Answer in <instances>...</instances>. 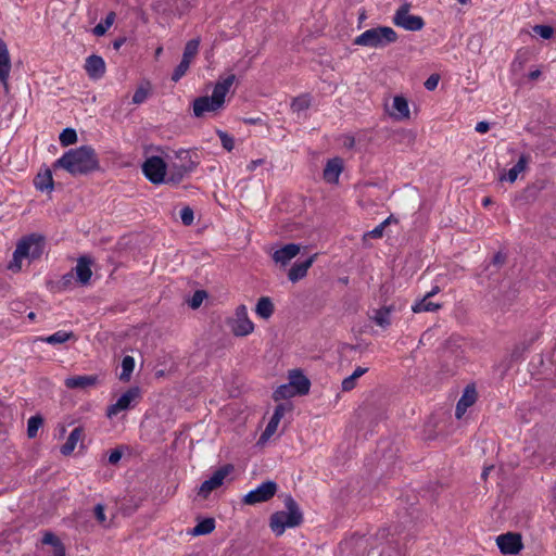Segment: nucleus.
Wrapping results in <instances>:
<instances>
[{"label": "nucleus", "mask_w": 556, "mask_h": 556, "mask_svg": "<svg viewBox=\"0 0 556 556\" xmlns=\"http://www.w3.org/2000/svg\"><path fill=\"white\" fill-rule=\"evenodd\" d=\"M439 287H434L431 291H429L428 293H426L425 295L428 296V298H431L433 296L434 294H437L439 292Z\"/></svg>", "instance_id": "60"}, {"label": "nucleus", "mask_w": 556, "mask_h": 556, "mask_svg": "<svg viewBox=\"0 0 556 556\" xmlns=\"http://www.w3.org/2000/svg\"><path fill=\"white\" fill-rule=\"evenodd\" d=\"M392 220V216H389L387 219H384L382 223H380L378 226H376L372 230L365 233L366 237L370 238H381L383 236L384 228L387 225H389Z\"/></svg>", "instance_id": "44"}, {"label": "nucleus", "mask_w": 556, "mask_h": 556, "mask_svg": "<svg viewBox=\"0 0 556 556\" xmlns=\"http://www.w3.org/2000/svg\"><path fill=\"white\" fill-rule=\"evenodd\" d=\"M147 98H148V90L143 87H139L132 96V103L141 104L147 100Z\"/></svg>", "instance_id": "51"}, {"label": "nucleus", "mask_w": 556, "mask_h": 556, "mask_svg": "<svg viewBox=\"0 0 556 556\" xmlns=\"http://www.w3.org/2000/svg\"><path fill=\"white\" fill-rule=\"evenodd\" d=\"M125 42V38H119V39H116L114 42H113V48L115 50H118Z\"/></svg>", "instance_id": "58"}, {"label": "nucleus", "mask_w": 556, "mask_h": 556, "mask_svg": "<svg viewBox=\"0 0 556 556\" xmlns=\"http://www.w3.org/2000/svg\"><path fill=\"white\" fill-rule=\"evenodd\" d=\"M72 279V274H67V275H64L63 276V282L64 285H66L67 282H70Z\"/></svg>", "instance_id": "63"}, {"label": "nucleus", "mask_w": 556, "mask_h": 556, "mask_svg": "<svg viewBox=\"0 0 556 556\" xmlns=\"http://www.w3.org/2000/svg\"><path fill=\"white\" fill-rule=\"evenodd\" d=\"M218 138L220 139L222 146L225 150L230 152L235 148V139L232 136L228 135L226 131L220 129L216 130Z\"/></svg>", "instance_id": "42"}, {"label": "nucleus", "mask_w": 556, "mask_h": 556, "mask_svg": "<svg viewBox=\"0 0 556 556\" xmlns=\"http://www.w3.org/2000/svg\"><path fill=\"white\" fill-rule=\"evenodd\" d=\"M198 163H188L187 165L173 163L169 167L166 182L174 185L179 184L186 175L192 173L195 169Z\"/></svg>", "instance_id": "17"}, {"label": "nucleus", "mask_w": 556, "mask_h": 556, "mask_svg": "<svg viewBox=\"0 0 556 556\" xmlns=\"http://www.w3.org/2000/svg\"><path fill=\"white\" fill-rule=\"evenodd\" d=\"M439 308H441V305L430 301V298L426 295L421 300L416 301L412 306V311L417 314L424 312H435Z\"/></svg>", "instance_id": "32"}, {"label": "nucleus", "mask_w": 556, "mask_h": 556, "mask_svg": "<svg viewBox=\"0 0 556 556\" xmlns=\"http://www.w3.org/2000/svg\"><path fill=\"white\" fill-rule=\"evenodd\" d=\"M180 218L184 225L189 226L193 223V211L189 206H185L180 211Z\"/></svg>", "instance_id": "50"}, {"label": "nucleus", "mask_w": 556, "mask_h": 556, "mask_svg": "<svg viewBox=\"0 0 556 556\" xmlns=\"http://www.w3.org/2000/svg\"><path fill=\"white\" fill-rule=\"evenodd\" d=\"M476 399L477 393L475 388L467 387L456 404L455 416L457 419H460L464 416L467 408L476 402Z\"/></svg>", "instance_id": "19"}, {"label": "nucleus", "mask_w": 556, "mask_h": 556, "mask_svg": "<svg viewBox=\"0 0 556 556\" xmlns=\"http://www.w3.org/2000/svg\"><path fill=\"white\" fill-rule=\"evenodd\" d=\"M275 311L274 303L270 298L262 296L255 306V314L262 319H269Z\"/></svg>", "instance_id": "28"}, {"label": "nucleus", "mask_w": 556, "mask_h": 556, "mask_svg": "<svg viewBox=\"0 0 556 556\" xmlns=\"http://www.w3.org/2000/svg\"><path fill=\"white\" fill-rule=\"evenodd\" d=\"M189 67L190 63L181 60L172 74V80L175 83L179 81L186 75Z\"/></svg>", "instance_id": "43"}, {"label": "nucleus", "mask_w": 556, "mask_h": 556, "mask_svg": "<svg viewBox=\"0 0 556 556\" xmlns=\"http://www.w3.org/2000/svg\"><path fill=\"white\" fill-rule=\"evenodd\" d=\"M53 556H65V549L53 551Z\"/></svg>", "instance_id": "62"}, {"label": "nucleus", "mask_w": 556, "mask_h": 556, "mask_svg": "<svg viewBox=\"0 0 556 556\" xmlns=\"http://www.w3.org/2000/svg\"><path fill=\"white\" fill-rule=\"evenodd\" d=\"M397 40V34L389 26H378L365 30L354 39V45L368 48H384Z\"/></svg>", "instance_id": "4"}, {"label": "nucleus", "mask_w": 556, "mask_h": 556, "mask_svg": "<svg viewBox=\"0 0 556 556\" xmlns=\"http://www.w3.org/2000/svg\"><path fill=\"white\" fill-rule=\"evenodd\" d=\"M285 507L286 510L276 511L270 516L269 527L277 536L282 535L287 528H295L303 522V514L292 496L288 495L285 498Z\"/></svg>", "instance_id": "2"}, {"label": "nucleus", "mask_w": 556, "mask_h": 556, "mask_svg": "<svg viewBox=\"0 0 556 556\" xmlns=\"http://www.w3.org/2000/svg\"><path fill=\"white\" fill-rule=\"evenodd\" d=\"M496 544L503 554L516 555L522 549L520 534L508 532L501 534L496 539Z\"/></svg>", "instance_id": "11"}, {"label": "nucleus", "mask_w": 556, "mask_h": 556, "mask_svg": "<svg viewBox=\"0 0 556 556\" xmlns=\"http://www.w3.org/2000/svg\"><path fill=\"white\" fill-rule=\"evenodd\" d=\"M84 435V429L81 427H76L73 429L66 440V442L61 446V453L65 456L71 455L75 450L77 443L81 440Z\"/></svg>", "instance_id": "27"}, {"label": "nucleus", "mask_w": 556, "mask_h": 556, "mask_svg": "<svg viewBox=\"0 0 556 556\" xmlns=\"http://www.w3.org/2000/svg\"><path fill=\"white\" fill-rule=\"evenodd\" d=\"M97 376L94 375H86V376H73L65 379V386L68 389H87L97 383Z\"/></svg>", "instance_id": "23"}, {"label": "nucleus", "mask_w": 556, "mask_h": 556, "mask_svg": "<svg viewBox=\"0 0 556 556\" xmlns=\"http://www.w3.org/2000/svg\"><path fill=\"white\" fill-rule=\"evenodd\" d=\"M342 169L343 165L341 159L334 157L329 160L323 172L324 179L329 184L338 182Z\"/></svg>", "instance_id": "21"}, {"label": "nucleus", "mask_w": 556, "mask_h": 556, "mask_svg": "<svg viewBox=\"0 0 556 556\" xmlns=\"http://www.w3.org/2000/svg\"><path fill=\"white\" fill-rule=\"evenodd\" d=\"M135 368V359L132 356H124L122 359V372L119 379L128 381Z\"/></svg>", "instance_id": "36"}, {"label": "nucleus", "mask_w": 556, "mask_h": 556, "mask_svg": "<svg viewBox=\"0 0 556 556\" xmlns=\"http://www.w3.org/2000/svg\"><path fill=\"white\" fill-rule=\"evenodd\" d=\"M236 80L235 74H229L225 77H219L216 81L211 98L215 104H219L224 108L226 94L229 92Z\"/></svg>", "instance_id": "12"}, {"label": "nucleus", "mask_w": 556, "mask_h": 556, "mask_svg": "<svg viewBox=\"0 0 556 556\" xmlns=\"http://www.w3.org/2000/svg\"><path fill=\"white\" fill-rule=\"evenodd\" d=\"M115 21V13L110 12L103 21H101L99 24H97L93 28V34L96 36H103L108 29L113 25Z\"/></svg>", "instance_id": "37"}, {"label": "nucleus", "mask_w": 556, "mask_h": 556, "mask_svg": "<svg viewBox=\"0 0 556 556\" xmlns=\"http://www.w3.org/2000/svg\"><path fill=\"white\" fill-rule=\"evenodd\" d=\"M43 424V418L40 415L31 416L27 421V435L30 439L37 437L39 428Z\"/></svg>", "instance_id": "38"}, {"label": "nucleus", "mask_w": 556, "mask_h": 556, "mask_svg": "<svg viewBox=\"0 0 556 556\" xmlns=\"http://www.w3.org/2000/svg\"><path fill=\"white\" fill-rule=\"evenodd\" d=\"M36 189L40 191L51 192L54 188V181L50 169H46L43 173H39L34 180Z\"/></svg>", "instance_id": "29"}, {"label": "nucleus", "mask_w": 556, "mask_h": 556, "mask_svg": "<svg viewBox=\"0 0 556 556\" xmlns=\"http://www.w3.org/2000/svg\"><path fill=\"white\" fill-rule=\"evenodd\" d=\"M289 383L298 395H305L309 391L311 382L300 370L290 371Z\"/></svg>", "instance_id": "18"}, {"label": "nucleus", "mask_w": 556, "mask_h": 556, "mask_svg": "<svg viewBox=\"0 0 556 556\" xmlns=\"http://www.w3.org/2000/svg\"><path fill=\"white\" fill-rule=\"evenodd\" d=\"M440 77L438 74H432L428 79L425 81V88L429 91L434 90L439 84Z\"/></svg>", "instance_id": "52"}, {"label": "nucleus", "mask_w": 556, "mask_h": 556, "mask_svg": "<svg viewBox=\"0 0 556 556\" xmlns=\"http://www.w3.org/2000/svg\"><path fill=\"white\" fill-rule=\"evenodd\" d=\"M199 47H200L199 38L189 40L185 46L181 60L191 64V62L193 61V59L197 56V54L199 52Z\"/></svg>", "instance_id": "33"}, {"label": "nucleus", "mask_w": 556, "mask_h": 556, "mask_svg": "<svg viewBox=\"0 0 556 556\" xmlns=\"http://www.w3.org/2000/svg\"><path fill=\"white\" fill-rule=\"evenodd\" d=\"M123 452L119 448H115L111 451L108 460L111 465H116L121 460Z\"/></svg>", "instance_id": "53"}, {"label": "nucleus", "mask_w": 556, "mask_h": 556, "mask_svg": "<svg viewBox=\"0 0 556 556\" xmlns=\"http://www.w3.org/2000/svg\"><path fill=\"white\" fill-rule=\"evenodd\" d=\"M228 326L236 337H245L253 332L254 324L249 318L245 305L242 304L236 308L233 317L228 320Z\"/></svg>", "instance_id": "6"}, {"label": "nucleus", "mask_w": 556, "mask_h": 556, "mask_svg": "<svg viewBox=\"0 0 556 556\" xmlns=\"http://www.w3.org/2000/svg\"><path fill=\"white\" fill-rule=\"evenodd\" d=\"M73 337H74V333L72 331L59 330V331L52 333L51 336L42 338L41 340L48 344L55 345V344L64 343Z\"/></svg>", "instance_id": "35"}, {"label": "nucleus", "mask_w": 556, "mask_h": 556, "mask_svg": "<svg viewBox=\"0 0 556 556\" xmlns=\"http://www.w3.org/2000/svg\"><path fill=\"white\" fill-rule=\"evenodd\" d=\"M42 543L51 545L53 551L65 549V546L61 540L54 533L49 531L43 534Z\"/></svg>", "instance_id": "41"}, {"label": "nucleus", "mask_w": 556, "mask_h": 556, "mask_svg": "<svg viewBox=\"0 0 556 556\" xmlns=\"http://www.w3.org/2000/svg\"><path fill=\"white\" fill-rule=\"evenodd\" d=\"M85 71L91 79H100L105 74V62L102 56L92 54L86 59Z\"/></svg>", "instance_id": "15"}, {"label": "nucleus", "mask_w": 556, "mask_h": 556, "mask_svg": "<svg viewBox=\"0 0 556 556\" xmlns=\"http://www.w3.org/2000/svg\"><path fill=\"white\" fill-rule=\"evenodd\" d=\"M533 31L543 39H549L554 34V28L549 25H535Z\"/></svg>", "instance_id": "46"}, {"label": "nucleus", "mask_w": 556, "mask_h": 556, "mask_svg": "<svg viewBox=\"0 0 556 556\" xmlns=\"http://www.w3.org/2000/svg\"><path fill=\"white\" fill-rule=\"evenodd\" d=\"M277 492V483L274 481H265L256 489L251 490L243 497V503L248 505H255L270 500Z\"/></svg>", "instance_id": "8"}, {"label": "nucleus", "mask_w": 556, "mask_h": 556, "mask_svg": "<svg viewBox=\"0 0 556 556\" xmlns=\"http://www.w3.org/2000/svg\"><path fill=\"white\" fill-rule=\"evenodd\" d=\"M491 203H492L491 198H484V199L482 200V205H483V206H488V205H490Z\"/></svg>", "instance_id": "64"}, {"label": "nucleus", "mask_w": 556, "mask_h": 556, "mask_svg": "<svg viewBox=\"0 0 556 556\" xmlns=\"http://www.w3.org/2000/svg\"><path fill=\"white\" fill-rule=\"evenodd\" d=\"M176 159L179 161L178 164L187 165L188 163H198L192 160L191 152L189 150L180 149L175 153Z\"/></svg>", "instance_id": "47"}, {"label": "nucleus", "mask_w": 556, "mask_h": 556, "mask_svg": "<svg viewBox=\"0 0 556 556\" xmlns=\"http://www.w3.org/2000/svg\"><path fill=\"white\" fill-rule=\"evenodd\" d=\"M540 75H541V72L539 70H535V71H532L529 73V78L531 80H534V79L539 78Z\"/></svg>", "instance_id": "59"}, {"label": "nucleus", "mask_w": 556, "mask_h": 556, "mask_svg": "<svg viewBox=\"0 0 556 556\" xmlns=\"http://www.w3.org/2000/svg\"><path fill=\"white\" fill-rule=\"evenodd\" d=\"M298 395L290 383L279 386L274 392L275 401L286 400Z\"/></svg>", "instance_id": "39"}, {"label": "nucleus", "mask_w": 556, "mask_h": 556, "mask_svg": "<svg viewBox=\"0 0 556 556\" xmlns=\"http://www.w3.org/2000/svg\"><path fill=\"white\" fill-rule=\"evenodd\" d=\"M530 162V155L522 154L520 155L518 162L504 175L500 177V180H507L509 182H515L520 173H522Z\"/></svg>", "instance_id": "24"}, {"label": "nucleus", "mask_w": 556, "mask_h": 556, "mask_svg": "<svg viewBox=\"0 0 556 556\" xmlns=\"http://www.w3.org/2000/svg\"><path fill=\"white\" fill-rule=\"evenodd\" d=\"M301 251V245L296 243H288L282 248L276 250L271 257L276 264L287 266Z\"/></svg>", "instance_id": "13"}, {"label": "nucleus", "mask_w": 556, "mask_h": 556, "mask_svg": "<svg viewBox=\"0 0 556 556\" xmlns=\"http://www.w3.org/2000/svg\"><path fill=\"white\" fill-rule=\"evenodd\" d=\"M231 470L232 466L230 465H226L217 469L210 479L201 483L198 494L203 498H207L212 491L216 490L224 483L225 478Z\"/></svg>", "instance_id": "9"}, {"label": "nucleus", "mask_w": 556, "mask_h": 556, "mask_svg": "<svg viewBox=\"0 0 556 556\" xmlns=\"http://www.w3.org/2000/svg\"><path fill=\"white\" fill-rule=\"evenodd\" d=\"M215 529V520L213 518H205L197 523L191 530L192 535H205L213 532Z\"/></svg>", "instance_id": "34"}, {"label": "nucleus", "mask_w": 556, "mask_h": 556, "mask_svg": "<svg viewBox=\"0 0 556 556\" xmlns=\"http://www.w3.org/2000/svg\"><path fill=\"white\" fill-rule=\"evenodd\" d=\"M368 371L367 367H356L355 370L349 377L344 378L341 384L342 391L349 392L356 387L357 379Z\"/></svg>", "instance_id": "31"}, {"label": "nucleus", "mask_w": 556, "mask_h": 556, "mask_svg": "<svg viewBox=\"0 0 556 556\" xmlns=\"http://www.w3.org/2000/svg\"><path fill=\"white\" fill-rule=\"evenodd\" d=\"M166 170L167 165L160 156H150L142 164L146 178L154 185L166 182Z\"/></svg>", "instance_id": "7"}, {"label": "nucleus", "mask_w": 556, "mask_h": 556, "mask_svg": "<svg viewBox=\"0 0 556 556\" xmlns=\"http://www.w3.org/2000/svg\"><path fill=\"white\" fill-rule=\"evenodd\" d=\"M213 101L214 100L208 96L195 98L192 104L193 115L200 118L206 113L217 112L223 109L222 105L215 104Z\"/></svg>", "instance_id": "14"}, {"label": "nucleus", "mask_w": 556, "mask_h": 556, "mask_svg": "<svg viewBox=\"0 0 556 556\" xmlns=\"http://www.w3.org/2000/svg\"><path fill=\"white\" fill-rule=\"evenodd\" d=\"M140 395L139 388H130L123 393L116 401V403L110 405L106 409V416L112 418L123 410L131 407V403L137 400Z\"/></svg>", "instance_id": "10"}, {"label": "nucleus", "mask_w": 556, "mask_h": 556, "mask_svg": "<svg viewBox=\"0 0 556 556\" xmlns=\"http://www.w3.org/2000/svg\"><path fill=\"white\" fill-rule=\"evenodd\" d=\"M11 72V59L7 43L0 39V83L8 89L9 76Z\"/></svg>", "instance_id": "16"}, {"label": "nucleus", "mask_w": 556, "mask_h": 556, "mask_svg": "<svg viewBox=\"0 0 556 556\" xmlns=\"http://www.w3.org/2000/svg\"><path fill=\"white\" fill-rule=\"evenodd\" d=\"M504 262V256L502 254H496L494 256V263H503Z\"/></svg>", "instance_id": "61"}, {"label": "nucleus", "mask_w": 556, "mask_h": 556, "mask_svg": "<svg viewBox=\"0 0 556 556\" xmlns=\"http://www.w3.org/2000/svg\"><path fill=\"white\" fill-rule=\"evenodd\" d=\"M53 168H62L72 176L87 175L99 169V160L90 146H81L65 152L53 163Z\"/></svg>", "instance_id": "1"}, {"label": "nucleus", "mask_w": 556, "mask_h": 556, "mask_svg": "<svg viewBox=\"0 0 556 556\" xmlns=\"http://www.w3.org/2000/svg\"><path fill=\"white\" fill-rule=\"evenodd\" d=\"M59 139H60V143L63 147H67V146L74 144L77 141V132L73 128H65L60 134Z\"/></svg>", "instance_id": "40"}, {"label": "nucleus", "mask_w": 556, "mask_h": 556, "mask_svg": "<svg viewBox=\"0 0 556 556\" xmlns=\"http://www.w3.org/2000/svg\"><path fill=\"white\" fill-rule=\"evenodd\" d=\"M93 516L100 525L106 526L105 506L103 504L99 503L94 506Z\"/></svg>", "instance_id": "48"}, {"label": "nucleus", "mask_w": 556, "mask_h": 556, "mask_svg": "<svg viewBox=\"0 0 556 556\" xmlns=\"http://www.w3.org/2000/svg\"><path fill=\"white\" fill-rule=\"evenodd\" d=\"M409 9L410 5L408 3L402 4L393 15V24L408 31L421 30L425 26L424 18L419 15L409 14Z\"/></svg>", "instance_id": "5"}, {"label": "nucleus", "mask_w": 556, "mask_h": 556, "mask_svg": "<svg viewBox=\"0 0 556 556\" xmlns=\"http://www.w3.org/2000/svg\"><path fill=\"white\" fill-rule=\"evenodd\" d=\"M205 298H206V292H205V291H203V290H197V291L193 293V295H192V298L190 299V301H189V306H190L191 308H198V307L202 304V302H203V300H204Z\"/></svg>", "instance_id": "49"}, {"label": "nucleus", "mask_w": 556, "mask_h": 556, "mask_svg": "<svg viewBox=\"0 0 556 556\" xmlns=\"http://www.w3.org/2000/svg\"><path fill=\"white\" fill-rule=\"evenodd\" d=\"M315 257L316 255H313L303 262L294 263L288 273L289 280L292 282H296L304 278L307 274L308 268L313 265Z\"/></svg>", "instance_id": "22"}, {"label": "nucleus", "mask_w": 556, "mask_h": 556, "mask_svg": "<svg viewBox=\"0 0 556 556\" xmlns=\"http://www.w3.org/2000/svg\"><path fill=\"white\" fill-rule=\"evenodd\" d=\"M475 129L479 134H484V132H486L490 129V124L488 122H484V121L479 122V123H477Z\"/></svg>", "instance_id": "54"}, {"label": "nucleus", "mask_w": 556, "mask_h": 556, "mask_svg": "<svg viewBox=\"0 0 556 556\" xmlns=\"http://www.w3.org/2000/svg\"><path fill=\"white\" fill-rule=\"evenodd\" d=\"M286 412V407L283 404H279L276 406L275 412L273 414V417L277 418L278 420H281Z\"/></svg>", "instance_id": "55"}, {"label": "nucleus", "mask_w": 556, "mask_h": 556, "mask_svg": "<svg viewBox=\"0 0 556 556\" xmlns=\"http://www.w3.org/2000/svg\"><path fill=\"white\" fill-rule=\"evenodd\" d=\"M390 115L395 119H404L409 117V108L407 100L402 96L393 98L392 111Z\"/></svg>", "instance_id": "25"}, {"label": "nucleus", "mask_w": 556, "mask_h": 556, "mask_svg": "<svg viewBox=\"0 0 556 556\" xmlns=\"http://www.w3.org/2000/svg\"><path fill=\"white\" fill-rule=\"evenodd\" d=\"M312 104V98L308 93H303L294 98L291 102V111L298 115V118L302 116L304 112L308 110Z\"/></svg>", "instance_id": "30"}, {"label": "nucleus", "mask_w": 556, "mask_h": 556, "mask_svg": "<svg viewBox=\"0 0 556 556\" xmlns=\"http://www.w3.org/2000/svg\"><path fill=\"white\" fill-rule=\"evenodd\" d=\"M343 146L348 149H352L355 146V139L352 136H346L343 141Z\"/></svg>", "instance_id": "57"}, {"label": "nucleus", "mask_w": 556, "mask_h": 556, "mask_svg": "<svg viewBox=\"0 0 556 556\" xmlns=\"http://www.w3.org/2000/svg\"><path fill=\"white\" fill-rule=\"evenodd\" d=\"M393 306H383L378 309H374L369 318L379 327L386 329L391 325V313Z\"/></svg>", "instance_id": "26"}, {"label": "nucleus", "mask_w": 556, "mask_h": 556, "mask_svg": "<svg viewBox=\"0 0 556 556\" xmlns=\"http://www.w3.org/2000/svg\"><path fill=\"white\" fill-rule=\"evenodd\" d=\"M262 164H264L263 159L253 160L247 165V170L253 172Z\"/></svg>", "instance_id": "56"}, {"label": "nucleus", "mask_w": 556, "mask_h": 556, "mask_svg": "<svg viewBox=\"0 0 556 556\" xmlns=\"http://www.w3.org/2000/svg\"><path fill=\"white\" fill-rule=\"evenodd\" d=\"M92 261L87 256H80L77 260V264L75 266V274L77 277V281L80 285H87L90 281L92 276L91 271Z\"/></svg>", "instance_id": "20"}, {"label": "nucleus", "mask_w": 556, "mask_h": 556, "mask_svg": "<svg viewBox=\"0 0 556 556\" xmlns=\"http://www.w3.org/2000/svg\"><path fill=\"white\" fill-rule=\"evenodd\" d=\"M45 240L39 235H30L23 238L16 245L13 253V260L9 264V269L17 273L22 269V261L27 258L29 261L37 260L43 253Z\"/></svg>", "instance_id": "3"}, {"label": "nucleus", "mask_w": 556, "mask_h": 556, "mask_svg": "<svg viewBox=\"0 0 556 556\" xmlns=\"http://www.w3.org/2000/svg\"><path fill=\"white\" fill-rule=\"evenodd\" d=\"M279 422L280 420L271 416L269 422L267 424L264 432L261 435V440H268L276 432Z\"/></svg>", "instance_id": "45"}]
</instances>
